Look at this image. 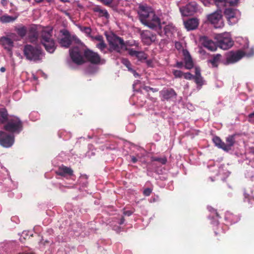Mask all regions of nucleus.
Returning a JSON list of instances; mask_svg holds the SVG:
<instances>
[{
  "label": "nucleus",
  "mask_w": 254,
  "mask_h": 254,
  "mask_svg": "<svg viewBox=\"0 0 254 254\" xmlns=\"http://www.w3.org/2000/svg\"><path fill=\"white\" fill-rule=\"evenodd\" d=\"M253 153H254V151L253 152Z\"/></svg>",
  "instance_id": "obj_60"
},
{
  "label": "nucleus",
  "mask_w": 254,
  "mask_h": 254,
  "mask_svg": "<svg viewBox=\"0 0 254 254\" xmlns=\"http://www.w3.org/2000/svg\"><path fill=\"white\" fill-rule=\"evenodd\" d=\"M150 90H151L153 92H156V91H158V90H157V89H154V88H150Z\"/></svg>",
  "instance_id": "obj_53"
},
{
  "label": "nucleus",
  "mask_w": 254,
  "mask_h": 254,
  "mask_svg": "<svg viewBox=\"0 0 254 254\" xmlns=\"http://www.w3.org/2000/svg\"><path fill=\"white\" fill-rule=\"evenodd\" d=\"M23 52L27 60L34 62L39 61L44 57V53L40 48L30 45L24 46Z\"/></svg>",
  "instance_id": "obj_4"
},
{
  "label": "nucleus",
  "mask_w": 254,
  "mask_h": 254,
  "mask_svg": "<svg viewBox=\"0 0 254 254\" xmlns=\"http://www.w3.org/2000/svg\"><path fill=\"white\" fill-rule=\"evenodd\" d=\"M15 31L17 32L18 35L21 38L24 37L27 33V29L25 26H20L15 28Z\"/></svg>",
  "instance_id": "obj_25"
},
{
  "label": "nucleus",
  "mask_w": 254,
  "mask_h": 254,
  "mask_svg": "<svg viewBox=\"0 0 254 254\" xmlns=\"http://www.w3.org/2000/svg\"><path fill=\"white\" fill-rule=\"evenodd\" d=\"M19 254H33L31 252H23V253H19Z\"/></svg>",
  "instance_id": "obj_50"
},
{
  "label": "nucleus",
  "mask_w": 254,
  "mask_h": 254,
  "mask_svg": "<svg viewBox=\"0 0 254 254\" xmlns=\"http://www.w3.org/2000/svg\"><path fill=\"white\" fill-rule=\"evenodd\" d=\"M196 83L200 86H201L203 83V80L201 76H194Z\"/></svg>",
  "instance_id": "obj_36"
},
{
  "label": "nucleus",
  "mask_w": 254,
  "mask_h": 254,
  "mask_svg": "<svg viewBox=\"0 0 254 254\" xmlns=\"http://www.w3.org/2000/svg\"><path fill=\"white\" fill-rule=\"evenodd\" d=\"M7 114L4 109L0 110V123H4L7 119Z\"/></svg>",
  "instance_id": "obj_30"
},
{
  "label": "nucleus",
  "mask_w": 254,
  "mask_h": 254,
  "mask_svg": "<svg viewBox=\"0 0 254 254\" xmlns=\"http://www.w3.org/2000/svg\"><path fill=\"white\" fill-rule=\"evenodd\" d=\"M226 143H224V150L228 151L231 149L232 147L234 145L235 140L234 135H230L226 138Z\"/></svg>",
  "instance_id": "obj_22"
},
{
  "label": "nucleus",
  "mask_w": 254,
  "mask_h": 254,
  "mask_svg": "<svg viewBox=\"0 0 254 254\" xmlns=\"http://www.w3.org/2000/svg\"><path fill=\"white\" fill-rule=\"evenodd\" d=\"M225 0H214L215 4L219 7L224 6Z\"/></svg>",
  "instance_id": "obj_39"
},
{
  "label": "nucleus",
  "mask_w": 254,
  "mask_h": 254,
  "mask_svg": "<svg viewBox=\"0 0 254 254\" xmlns=\"http://www.w3.org/2000/svg\"><path fill=\"white\" fill-rule=\"evenodd\" d=\"M254 54L253 48L249 49L248 46L245 47L244 51L239 50L236 52H231L227 54L226 58L227 64H233L241 59L243 57H251Z\"/></svg>",
  "instance_id": "obj_3"
},
{
  "label": "nucleus",
  "mask_w": 254,
  "mask_h": 254,
  "mask_svg": "<svg viewBox=\"0 0 254 254\" xmlns=\"http://www.w3.org/2000/svg\"><path fill=\"white\" fill-rule=\"evenodd\" d=\"M17 16H11L7 14H4L0 17V21L2 23H9L14 21Z\"/></svg>",
  "instance_id": "obj_24"
},
{
  "label": "nucleus",
  "mask_w": 254,
  "mask_h": 254,
  "mask_svg": "<svg viewBox=\"0 0 254 254\" xmlns=\"http://www.w3.org/2000/svg\"><path fill=\"white\" fill-rule=\"evenodd\" d=\"M107 39L109 43L110 48L117 52L127 49V43H125L123 39L114 34L107 35Z\"/></svg>",
  "instance_id": "obj_5"
},
{
  "label": "nucleus",
  "mask_w": 254,
  "mask_h": 254,
  "mask_svg": "<svg viewBox=\"0 0 254 254\" xmlns=\"http://www.w3.org/2000/svg\"><path fill=\"white\" fill-rule=\"evenodd\" d=\"M184 78L186 79H191L192 78H194V76L190 72H187L184 73L183 75Z\"/></svg>",
  "instance_id": "obj_40"
},
{
  "label": "nucleus",
  "mask_w": 254,
  "mask_h": 254,
  "mask_svg": "<svg viewBox=\"0 0 254 254\" xmlns=\"http://www.w3.org/2000/svg\"><path fill=\"white\" fill-rule=\"evenodd\" d=\"M130 71H131L133 74V75L135 77H136L139 76V74L134 70H133V69H131L130 70Z\"/></svg>",
  "instance_id": "obj_45"
},
{
  "label": "nucleus",
  "mask_w": 254,
  "mask_h": 254,
  "mask_svg": "<svg viewBox=\"0 0 254 254\" xmlns=\"http://www.w3.org/2000/svg\"><path fill=\"white\" fill-rule=\"evenodd\" d=\"M131 160L132 162L133 163H136L137 161V158L133 156H131Z\"/></svg>",
  "instance_id": "obj_46"
},
{
  "label": "nucleus",
  "mask_w": 254,
  "mask_h": 254,
  "mask_svg": "<svg viewBox=\"0 0 254 254\" xmlns=\"http://www.w3.org/2000/svg\"><path fill=\"white\" fill-rule=\"evenodd\" d=\"M1 72H4L5 71V68L4 67H1L0 69Z\"/></svg>",
  "instance_id": "obj_51"
},
{
  "label": "nucleus",
  "mask_w": 254,
  "mask_h": 254,
  "mask_svg": "<svg viewBox=\"0 0 254 254\" xmlns=\"http://www.w3.org/2000/svg\"><path fill=\"white\" fill-rule=\"evenodd\" d=\"M0 42L4 49L11 52V50L13 47V42L10 38L8 37H2L0 39ZM10 54H12L11 52H10Z\"/></svg>",
  "instance_id": "obj_21"
},
{
  "label": "nucleus",
  "mask_w": 254,
  "mask_h": 254,
  "mask_svg": "<svg viewBox=\"0 0 254 254\" xmlns=\"http://www.w3.org/2000/svg\"><path fill=\"white\" fill-rule=\"evenodd\" d=\"M132 213L131 211H126L124 212V214L126 215L130 216Z\"/></svg>",
  "instance_id": "obj_47"
},
{
  "label": "nucleus",
  "mask_w": 254,
  "mask_h": 254,
  "mask_svg": "<svg viewBox=\"0 0 254 254\" xmlns=\"http://www.w3.org/2000/svg\"><path fill=\"white\" fill-rule=\"evenodd\" d=\"M138 60H142L146 59V54L142 51H138L135 57Z\"/></svg>",
  "instance_id": "obj_31"
},
{
  "label": "nucleus",
  "mask_w": 254,
  "mask_h": 254,
  "mask_svg": "<svg viewBox=\"0 0 254 254\" xmlns=\"http://www.w3.org/2000/svg\"><path fill=\"white\" fill-rule=\"evenodd\" d=\"M38 37V34L36 30L34 28H31L29 35V41L33 42L37 40Z\"/></svg>",
  "instance_id": "obj_27"
},
{
  "label": "nucleus",
  "mask_w": 254,
  "mask_h": 254,
  "mask_svg": "<svg viewBox=\"0 0 254 254\" xmlns=\"http://www.w3.org/2000/svg\"><path fill=\"white\" fill-rule=\"evenodd\" d=\"M85 62L88 61L91 63L97 64L100 63L101 59L99 55L93 51L87 50L84 51Z\"/></svg>",
  "instance_id": "obj_13"
},
{
  "label": "nucleus",
  "mask_w": 254,
  "mask_h": 254,
  "mask_svg": "<svg viewBox=\"0 0 254 254\" xmlns=\"http://www.w3.org/2000/svg\"><path fill=\"white\" fill-rule=\"evenodd\" d=\"M221 55L217 54L213 57L211 60H209V62L211 64L213 67H217L220 62Z\"/></svg>",
  "instance_id": "obj_28"
},
{
  "label": "nucleus",
  "mask_w": 254,
  "mask_h": 254,
  "mask_svg": "<svg viewBox=\"0 0 254 254\" xmlns=\"http://www.w3.org/2000/svg\"><path fill=\"white\" fill-rule=\"evenodd\" d=\"M138 13L141 22L144 25L153 29L160 27V19L151 7L147 5H140Z\"/></svg>",
  "instance_id": "obj_1"
},
{
  "label": "nucleus",
  "mask_w": 254,
  "mask_h": 254,
  "mask_svg": "<svg viewBox=\"0 0 254 254\" xmlns=\"http://www.w3.org/2000/svg\"><path fill=\"white\" fill-rule=\"evenodd\" d=\"M215 39L218 46L224 50L230 48L233 45V42L228 33L217 34L215 36Z\"/></svg>",
  "instance_id": "obj_6"
},
{
  "label": "nucleus",
  "mask_w": 254,
  "mask_h": 254,
  "mask_svg": "<svg viewBox=\"0 0 254 254\" xmlns=\"http://www.w3.org/2000/svg\"><path fill=\"white\" fill-rule=\"evenodd\" d=\"M195 75L194 76H201L200 70L199 67H195Z\"/></svg>",
  "instance_id": "obj_43"
},
{
  "label": "nucleus",
  "mask_w": 254,
  "mask_h": 254,
  "mask_svg": "<svg viewBox=\"0 0 254 254\" xmlns=\"http://www.w3.org/2000/svg\"><path fill=\"white\" fill-rule=\"evenodd\" d=\"M133 45H135L136 46H138V43H136L135 42H134V44H131V43H129V42H127V49H125L126 50H127L128 51V53L129 54V55L132 57H135L136 55V53L137 52H138L137 51H136V50H133V49H131V48H129L128 49L127 48V47L128 46H133Z\"/></svg>",
  "instance_id": "obj_26"
},
{
  "label": "nucleus",
  "mask_w": 254,
  "mask_h": 254,
  "mask_svg": "<svg viewBox=\"0 0 254 254\" xmlns=\"http://www.w3.org/2000/svg\"><path fill=\"white\" fill-rule=\"evenodd\" d=\"M23 1H30L31 0H22Z\"/></svg>",
  "instance_id": "obj_57"
},
{
  "label": "nucleus",
  "mask_w": 254,
  "mask_h": 254,
  "mask_svg": "<svg viewBox=\"0 0 254 254\" xmlns=\"http://www.w3.org/2000/svg\"><path fill=\"white\" fill-rule=\"evenodd\" d=\"M72 172L73 171L70 168L65 166H62L60 167L57 172V174L59 175L64 176L66 175H72Z\"/></svg>",
  "instance_id": "obj_23"
},
{
  "label": "nucleus",
  "mask_w": 254,
  "mask_h": 254,
  "mask_svg": "<svg viewBox=\"0 0 254 254\" xmlns=\"http://www.w3.org/2000/svg\"><path fill=\"white\" fill-rule=\"evenodd\" d=\"M249 120L250 122L254 124V112L249 115Z\"/></svg>",
  "instance_id": "obj_42"
},
{
  "label": "nucleus",
  "mask_w": 254,
  "mask_h": 254,
  "mask_svg": "<svg viewBox=\"0 0 254 254\" xmlns=\"http://www.w3.org/2000/svg\"><path fill=\"white\" fill-rule=\"evenodd\" d=\"M5 0H2V2H3V1H5Z\"/></svg>",
  "instance_id": "obj_59"
},
{
  "label": "nucleus",
  "mask_w": 254,
  "mask_h": 254,
  "mask_svg": "<svg viewBox=\"0 0 254 254\" xmlns=\"http://www.w3.org/2000/svg\"><path fill=\"white\" fill-rule=\"evenodd\" d=\"M35 2L37 3H40L43 1V0H35Z\"/></svg>",
  "instance_id": "obj_54"
},
{
  "label": "nucleus",
  "mask_w": 254,
  "mask_h": 254,
  "mask_svg": "<svg viewBox=\"0 0 254 254\" xmlns=\"http://www.w3.org/2000/svg\"><path fill=\"white\" fill-rule=\"evenodd\" d=\"M83 50L78 47H75L69 50V55L72 61L77 64H81L85 63Z\"/></svg>",
  "instance_id": "obj_8"
},
{
  "label": "nucleus",
  "mask_w": 254,
  "mask_h": 254,
  "mask_svg": "<svg viewBox=\"0 0 254 254\" xmlns=\"http://www.w3.org/2000/svg\"><path fill=\"white\" fill-rule=\"evenodd\" d=\"M162 100H168L173 97H176L177 94L173 89H164L160 92Z\"/></svg>",
  "instance_id": "obj_14"
},
{
  "label": "nucleus",
  "mask_w": 254,
  "mask_h": 254,
  "mask_svg": "<svg viewBox=\"0 0 254 254\" xmlns=\"http://www.w3.org/2000/svg\"><path fill=\"white\" fill-rule=\"evenodd\" d=\"M4 129L11 132L19 133L22 130V123L18 118L13 117L8 120Z\"/></svg>",
  "instance_id": "obj_9"
},
{
  "label": "nucleus",
  "mask_w": 254,
  "mask_h": 254,
  "mask_svg": "<svg viewBox=\"0 0 254 254\" xmlns=\"http://www.w3.org/2000/svg\"><path fill=\"white\" fill-rule=\"evenodd\" d=\"M224 14L230 25L236 24L240 18L241 12L237 9L228 8L225 9Z\"/></svg>",
  "instance_id": "obj_10"
},
{
  "label": "nucleus",
  "mask_w": 254,
  "mask_h": 254,
  "mask_svg": "<svg viewBox=\"0 0 254 254\" xmlns=\"http://www.w3.org/2000/svg\"><path fill=\"white\" fill-rule=\"evenodd\" d=\"M173 73L176 78L182 77L184 75L183 72L179 70H174Z\"/></svg>",
  "instance_id": "obj_37"
},
{
  "label": "nucleus",
  "mask_w": 254,
  "mask_h": 254,
  "mask_svg": "<svg viewBox=\"0 0 254 254\" xmlns=\"http://www.w3.org/2000/svg\"><path fill=\"white\" fill-rule=\"evenodd\" d=\"M97 47L101 51L104 50L106 48V45L104 43V41L99 42L96 44Z\"/></svg>",
  "instance_id": "obj_34"
},
{
  "label": "nucleus",
  "mask_w": 254,
  "mask_h": 254,
  "mask_svg": "<svg viewBox=\"0 0 254 254\" xmlns=\"http://www.w3.org/2000/svg\"><path fill=\"white\" fill-rule=\"evenodd\" d=\"M34 77V79L35 80H37V78H36L35 76H34V77Z\"/></svg>",
  "instance_id": "obj_58"
},
{
  "label": "nucleus",
  "mask_w": 254,
  "mask_h": 254,
  "mask_svg": "<svg viewBox=\"0 0 254 254\" xmlns=\"http://www.w3.org/2000/svg\"><path fill=\"white\" fill-rule=\"evenodd\" d=\"M62 2H67L68 1V0H60Z\"/></svg>",
  "instance_id": "obj_56"
},
{
  "label": "nucleus",
  "mask_w": 254,
  "mask_h": 254,
  "mask_svg": "<svg viewBox=\"0 0 254 254\" xmlns=\"http://www.w3.org/2000/svg\"><path fill=\"white\" fill-rule=\"evenodd\" d=\"M203 46L208 50L215 51L217 49L216 44L207 37H204L202 38Z\"/></svg>",
  "instance_id": "obj_18"
},
{
  "label": "nucleus",
  "mask_w": 254,
  "mask_h": 254,
  "mask_svg": "<svg viewBox=\"0 0 254 254\" xmlns=\"http://www.w3.org/2000/svg\"><path fill=\"white\" fill-rule=\"evenodd\" d=\"M150 88H151V87H148V86H145V87H144V89L145 90H146V91H148V89H149V90H150Z\"/></svg>",
  "instance_id": "obj_52"
},
{
  "label": "nucleus",
  "mask_w": 254,
  "mask_h": 254,
  "mask_svg": "<svg viewBox=\"0 0 254 254\" xmlns=\"http://www.w3.org/2000/svg\"><path fill=\"white\" fill-rule=\"evenodd\" d=\"M139 80H136L134 84H133V88H135V86L138 84L139 83Z\"/></svg>",
  "instance_id": "obj_49"
},
{
  "label": "nucleus",
  "mask_w": 254,
  "mask_h": 254,
  "mask_svg": "<svg viewBox=\"0 0 254 254\" xmlns=\"http://www.w3.org/2000/svg\"><path fill=\"white\" fill-rule=\"evenodd\" d=\"M79 28L80 30L86 34L87 35H89L91 32V29L90 28L88 27H82V26H79Z\"/></svg>",
  "instance_id": "obj_33"
},
{
  "label": "nucleus",
  "mask_w": 254,
  "mask_h": 254,
  "mask_svg": "<svg viewBox=\"0 0 254 254\" xmlns=\"http://www.w3.org/2000/svg\"><path fill=\"white\" fill-rule=\"evenodd\" d=\"M52 28L47 27L42 30L41 34V43L50 53H53L56 48L55 42L52 37Z\"/></svg>",
  "instance_id": "obj_2"
},
{
  "label": "nucleus",
  "mask_w": 254,
  "mask_h": 254,
  "mask_svg": "<svg viewBox=\"0 0 254 254\" xmlns=\"http://www.w3.org/2000/svg\"><path fill=\"white\" fill-rule=\"evenodd\" d=\"M14 136L7 134L3 131H0V144L4 147H9L14 143Z\"/></svg>",
  "instance_id": "obj_12"
},
{
  "label": "nucleus",
  "mask_w": 254,
  "mask_h": 254,
  "mask_svg": "<svg viewBox=\"0 0 254 254\" xmlns=\"http://www.w3.org/2000/svg\"><path fill=\"white\" fill-rule=\"evenodd\" d=\"M213 141L216 146L224 150V142H223L219 137L217 136L214 137L213 139Z\"/></svg>",
  "instance_id": "obj_29"
},
{
  "label": "nucleus",
  "mask_w": 254,
  "mask_h": 254,
  "mask_svg": "<svg viewBox=\"0 0 254 254\" xmlns=\"http://www.w3.org/2000/svg\"><path fill=\"white\" fill-rule=\"evenodd\" d=\"M176 65L178 67L181 68L182 67L183 64L182 63L177 62Z\"/></svg>",
  "instance_id": "obj_48"
},
{
  "label": "nucleus",
  "mask_w": 254,
  "mask_h": 254,
  "mask_svg": "<svg viewBox=\"0 0 254 254\" xmlns=\"http://www.w3.org/2000/svg\"><path fill=\"white\" fill-rule=\"evenodd\" d=\"M141 36L142 41L147 45H150L152 42L155 41L156 39L155 36L148 30L142 32Z\"/></svg>",
  "instance_id": "obj_15"
},
{
  "label": "nucleus",
  "mask_w": 254,
  "mask_h": 254,
  "mask_svg": "<svg viewBox=\"0 0 254 254\" xmlns=\"http://www.w3.org/2000/svg\"><path fill=\"white\" fill-rule=\"evenodd\" d=\"M91 10L97 13L99 16L104 17L108 19L110 17L109 13L105 9H103L99 5H94L91 7Z\"/></svg>",
  "instance_id": "obj_19"
},
{
  "label": "nucleus",
  "mask_w": 254,
  "mask_h": 254,
  "mask_svg": "<svg viewBox=\"0 0 254 254\" xmlns=\"http://www.w3.org/2000/svg\"><path fill=\"white\" fill-rule=\"evenodd\" d=\"M124 222V219L122 218L120 222V224H122Z\"/></svg>",
  "instance_id": "obj_55"
},
{
  "label": "nucleus",
  "mask_w": 254,
  "mask_h": 254,
  "mask_svg": "<svg viewBox=\"0 0 254 254\" xmlns=\"http://www.w3.org/2000/svg\"><path fill=\"white\" fill-rule=\"evenodd\" d=\"M153 161H158L162 164H165L167 162V159L166 157L163 158H159V157H155L153 159Z\"/></svg>",
  "instance_id": "obj_38"
},
{
  "label": "nucleus",
  "mask_w": 254,
  "mask_h": 254,
  "mask_svg": "<svg viewBox=\"0 0 254 254\" xmlns=\"http://www.w3.org/2000/svg\"><path fill=\"white\" fill-rule=\"evenodd\" d=\"M184 24L188 30H193L197 28L199 24V20L196 18H190L184 21Z\"/></svg>",
  "instance_id": "obj_16"
},
{
  "label": "nucleus",
  "mask_w": 254,
  "mask_h": 254,
  "mask_svg": "<svg viewBox=\"0 0 254 254\" xmlns=\"http://www.w3.org/2000/svg\"><path fill=\"white\" fill-rule=\"evenodd\" d=\"M63 35L64 37L60 40L59 43L63 47L68 48L71 43L72 38L69 32L67 31H64Z\"/></svg>",
  "instance_id": "obj_17"
},
{
  "label": "nucleus",
  "mask_w": 254,
  "mask_h": 254,
  "mask_svg": "<svg viewBox=\"0 0 254 254\" xmlns=\"http://www.w3.org/2000/svg\"><path fill=\"white\" fill-rule=\"evenodd\" d=\"M207 19L215 28H220L224 26V22L220 11H216L207 15Z\"/></svg>",
  "instance_id": "obj_7"
},
{
  "label": "nucleus",
  "mask_w": 254,
  "mask_h": 254,
  "mask_svg": "<svg viewBox=\"0 0 254 254\" xmlns=\"http://www.w3.org/2000/svg\"><path fill=\"white\" fill-rule=\"evenodd\" d=\"M198 10V5L195 1H191L185 6L180 7V11L184 16L193 15Z\"/></svg>",
  "instance_id": "obj_11"
},
{
  "label": "nucleus",
  "mask_w": 254,
  "mask_h": 254,
  "mask_svg": "<svg viewBox=\"0 0 254 254\" xmlns=\"http://www.w3.org/2000/svg\"><path fill=\"white\" fill-rule=\"evenodd\" d=\"M152 190L150 189L147 188L144 190L143 193L146 196H148L150 194Z\"/></svg>",
  "instance_id": "obj_41"
},
{
  "label": "nucleus",
  "mask_w": 254,
  "mask_h": 254,
  "mask_svg": "<svg viewBox=\"0 0 254 254\" xmlns=\"http://www.w3.org/2000/svg\"><path fill=\"white\" fill-rule=\"evenodd\" d=\"M94 39L96 40H97V41H98V42H101L102 41H103V38L102 36H100V35H98V36H95Z\"/></svg>",
  "instance_id": "obj_44"
},
{
  "label": "nucleus",
  "mask_w": 254,
  "mask_h": 254,
  "mask_svg": "<svg viewBox=\"0 0 254 254\" xmlns=\"http://www.w3.org/2000/svg\"><path fill=\"white\" fill-rule=\"evenodd\" d=\"M238 2V0H225V6H234L236 5Z\"/></svg>",
  "instance_id": "obj_32"
},
{
  "label": "nucleus",
  "mask_w": 254,
  "mask_h": 254,
  "mask_svg": "<svg viewBox=\"0 0 254 254\" xmlns=\"http://www.w3.org/2000/svg\"><path fill=\"white\" fill-rule=\"evenodd\" d=\"M122 63L128 68V70L132 69L131 68V64L128 60L126 59H123L122 60Z\"/></svg>",
  "instance_id": "obj_35"
},
{
  "label": "nucleus",
  "mask_w": 254,
  "mask_h": 254,
  "mask_svg": "<svg viewBox=\"0 0 254 254\" xmlns=\"http://www.w3.org/2000/svg\"><path fill=\"white\" fill-rule=\"evenodd\" d=\"M183 54L186 68L188 69L192 68L193 66V64L189 52L187 50H184Z\"/></svg>",
  "instance_id": "obj_20"
}]
</instances>
